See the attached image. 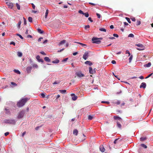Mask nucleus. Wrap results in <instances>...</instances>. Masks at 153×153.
Wrapping results in <instances>:
<instances>
[{
    "mask_svg": "<svg viewBox=\"0 0 153 153\" xmlns=\"http://www.w3.org/2000/svg\"><path fill=\"white\" fill-rule=\"evenodd\" d=\"M27 98H25L19 100L17 104V106L19 107H21L23 106L28 100Z\"/></svg>",
    "mask_w": 153,
    "mask_h": 153,
    "instance_id": "1",
    "label": "nucleus"
},
{
    "mask_svg": "<svg viewBox=\"0 0 153 153\" xmlns=\"http://www.w3.org/2000/svg\"><path fill=\"white\" fill-rule=\"evenodd\" d=\"M99 39H102V38H97L96 37H93L92 39V40L94 43L100 44L101 43V41L99 40Z\"/></svg>",
    "mask_w": 153,
    "mask_h": 153,
    "instance_id": "2",
    "label": "nucleus"
},
{
    "mask_svg": "<svg viewBox=\"0 0 153 153\" xmlns=\"http://www.w3.org/2000/svg\"><path fill=\"white\" fill-rule=\"evenodd\" d=\"M136 46L139 47V48H137V49L139 51L143 50L145 49V47L142 44H138L135 45Z\"/></svg>",
    "mask_w": 153,
    "mask_h": 153,
    "instance_id": "3",
    "label": "nucleus"
},
{
    "mask_svg": "<svg viewBox=\"0 0 153 153\" xmlns=\"http://www.w3.org/2000/svg\"><path fill=\"white\" fill-rule=\"evenodd\" d=\"M24 111H22L19 113L18 115V118H21L22 117L24 116Z\"/></svg>",
    "mask_w": 153,
    "mask_h": 153,
    "instance_id": "4",
    "label": "nucleus"
},
{
    "mask_svg": "<svg viewBox=\"0 0 153 153\" xmlns=\"http://www.w3.org/2000/svg\"><path fill=\"white\" fill-rule=\"evenodd\" d=\"M89 72L90 74H94L95 73L96 71L95 70V69H94V70L92 69L91 67H89Z\"/></svg>",
    "mask_w": 153,
    "mask_h": 153,
    "instance_id": "5",
    "label": "nucleus"
},
{
    "mask_svg": "<svg viewBox=\"0 0 153 153\" xmlns=\"http://www.w3.org/2000/svg\"><path fill=\"white\" fill-rule=\"evenodd\" d=\"M88 56V53L87 52H85L83 56V58L85 60H86Z\"/></svg>",
    "mask_w": 153,
    "mask_h": 153,
    "instance_id": "6",
    "label": "nucleus"
},
{
    "mask_svg": "<svg viewBox=\"0 0 153 153\" xmlns=\"http://www.w3.org/2000/svg\"><path fill=\"white\" fill-rule=\"evenodd\" d=\"M6 4L10 8H12L13 5V3H11L10 2H7Z\"/></svg>",
    "mask_w": 153,
    "mask_h": 153,
    "instance_id": "7",
    "label": "nucleus"
},
{
    "mask_svg": "<svg viewBox=\"0 0 153 153\" xmlns=\"http://www.w3.org/2000/svg\"><path fill=\"white\" fill-rule=\"evenodd\" d=\"M76 75L79 77H82L84 76V75L80 72H76Z\"/></svg>",
    "mask_w": 153,
    "mask_h": 153,
    "instance_id": "8",
    "label": "nucleus"
},
{
    "mask_svg": "<svg viewBox=\"0 0 153 153\" xmlns=\"http://www.w3.org/2000/svg\"><path fill=\"white\" fill-rule=\"evenodd\" d=\"M31 28L28 27L27 28L26 31L25 32V34L26 35L28 34L29 33H30L31 31Z\"/></svg>",
    "mask_w": 153,
    "mask_h": 153,
    "instance_id": "9",
    "label": "nucleus"
},
{
    "mask_svg": "<svg viewBox=\"0 0 153 153\" xmlns=\"http://www.w3.org/2000/svg\"><path fill=\"white\" fill-rule=\"evenodd\" d=\"M71 96L72 97V99L74 101H75L77 99V97L76 96L75 94H71Z\"/></svg>",
    "mask_w": 153,
    "mask_h": 153,
    "instance_id": "10",
    "label": "nucleus"
},
{
    "mask_svg": "<svg viewBox=\"0 0 153 153\" xmlns=\"http://www.w3.org/2000/svg\"><path fill=\"white\" fill-rule=\"evenodd\" d=\"M100 150L102 152H104L105 151V149L102 145L100 146Z\"/></svg>",
    "mask_w": 153,
    "mask_h": 153,
    "instance_id": "11",
    "label": "nucleus"
},
{
    "mask_svg": "<svg viewBox=\"0 0 153 153\" xmlns=\"http://www.w3.org/2000/svg\"><path fill=\"white\" fill-rule=\"evenodd\" d=\"M146 85L145 83V82H142L141 84V85L140 86V88H146Z\"/></svg>",
    "mask_w": 153,
    "mask_h": 153,
    "instance_id": "12",
    "label": "nucleus"
},
{
    "mask_svg": "<svg viewBox=\"0 0 153 153\" xmlns=\"http://www.w3.org/2000/svg\"><path fill=\"white\" fill-rule=\"evenodd\" d=\"M36 59H37V60L39 62H43L44 61L43 60L41 59H40V56L38 55L36 56Z\"/></svg>",
    "mask_w": 153,
    "mask_h": 153,
    "instance_id": "13",
    "label": "nucleus"
},
{
    "mask_svg": "<svg viewBox=\"0 0 153 153\" xmlns=\"http://www.w3.org/2000/svg\"><path fill=\"white\" fill-rule=\"evenodd\" d=\"M32 67L30 66H28L27 68L26 71L28 73H30V72L32 70Z\"/></svg>",
    "mask_w": 153,
    "mask_h": 153,
    "instance_id": "14",
    "label": "nucleus"
},
{
    "mask_svg": "<svg viewBox=\"0 0 153 153\" xmlns=\"http://www.w3.org/2000/svg\"><path fill=\"white\" fill-rule=\"evenodd\" d=\"M74 42L81 45L82 46V47H86V46H87V45H86L85 44L79 42Z\"/></svg>",
    "mask_w": 153,
    "mask_h": 153,
    "instance_id": "15",
    "label": "nucleus"
},
{
    "mask_svg": "<svg viewBox=\"0 0 153 153\" xmlns=\"http://www.w3.org/2000/svg\"><path fill=\"white\" fill-rule=\"evenodd\" d=\"M114 118L115 120H118L121 122L122 121L121 118L119 117H118V116H114Z\"/></svg>",
    "mask_w": 153,
    "mask_h": 153,
    "instance_id": "16",
    "label": "nucleus"
},
{
    "mask_svg": "<svg viewBox=\"0 0 153 153\" xmlns=\"http://www.w3.org/2000/svg\"><path fill=\"white\" fill-rule=\"evenodd\" d=\"M85 63L86 65H88L91 66L92 64V63L90 61H87L85 62Z\"/></svg>",
    "mask_w": 153,
    "mask_h": 153,
    "instance_id": "17",
    "label": "nucleus"
},
{
    "mask_svg": "<svg viewBox=\"0 0 153 153\" xmlns=\"http://www.w3.org/2000/svg\"><path fill=\"white\" fill-rule=\"evenodd\" d=\"M73 134L76 136L77 135L78 133V131L77 129H74L73 132Z\"/></svg>",
    "mask_w": 153,
    "mask_h": 153,
    "instance_id": "18",
    "label": "nucleus"
},
{
    "mask_svg": "<svg viewBox=\"0 0 153 153\" xmlns=\"http://www.w3.org/2000/svg\"><path fill=\"white\" fill-rule=\"evenodd\" d=\"M151 63L150 62H149L147 64L144 65V67H149L151 66Z\"/></svg>",
    "mask_w": 153,
    "mask_h": 153,
    "instance_id": "19",
    "label": "nucleus"
},
{
    "mask_svg": "<svg viewBox=\"0 0 153 153\" xmlns=\"http://www.w3.org/2000/svg\"><path fill=\"white\" fill-rule=\"evenodd\" d=\"M119 140V138L115 139L114 142V143L116 144V143H119L120 142V140Z\"/></svg>",
    "mask_w": 153,
    "mask_h": 153,
    "instance_id": "20",
    "label": "nucleus"
},
{
    "mask_svg": "<svg viewBox=\"0 0 153 153\" xmlns=\"http://www.w3.org/2000/svg\"><path fill=\"white\" fill-rule=\"evenodd\" d=\"M44 59L45 61L48 62H49L51 61L50 59L49 58V57H45L44 58Z\"/></svg>",
    "mask_w": 153,
    "mask_h": 153,
    "instance_id": "21",
    "label": "nucleus"
},
{
    "mask_svg": "<svg viewBox=\"0 0 153 153\" xmlns=\"http://www.w3.org/2000/svg\"><path fill=\"white\" fill-rule=\"evenodd\" d=\"M17 55L19 57H21L22 56V53L20 52H18L17 53Z\"/></svg>",
    "mask_w": 153,
    "mask_h": 153,
    "instance_id": "22",
    "label": "nucleus"
},
{
    "mask_svg": "<svg viewBox=\"0 0 153 153\" xmlns=\"http://www.w3.org/2000/svg\"><path fill=\"white\" fill-rule=\"evenodd\" d=\"M48 12V9L46 10L45 15V18L46 19L47 18V17Z\"/></svg>",
    "mask_w": 153,
    "mask_h": 153,
    "instance_id": "23",
    "label": "nucleus"
},
{
    "mask_svg": "<svg viewBox=\"0 0 153 153\" xmlns=\"http://www.w3.org/2000/svg\"><path fill=\"white\" fill-rule=\"evenodd\" d=\"M65 42H66V41L65 40H62L60 42V43L59 44V45H60L63 44L65 43Z\"/></svg>",
    "mask_w": 153,
    "mask_h": 153,
    "instance_id": "24",
    "label": "nucleus"
},
{
    "mask_svg": "<svg viewBox=\"0 0 153 153\" xmlns=\"http://www.w3.org/2000/svg\"><path fill=\"white\" fill-rule=\"evenodd\" d=\"M94 117V116L93 115H89L88 117V120H92Z\"/></svg>",
    "mask_w": 153,
    "mask_h": 153,
    "instance_id": "25",
    "label": "nucleus"
},
{
    "mask_svg": "<svg viewBox=\"0 0 153 153\" xmlns=\"http://www.w3.org/2000/svg\"><path fill=\"white\" fill-rule=\"evenodd\" d=\"M130 57L129 58V62L130 63L133 57V56L132 55H130Z\"/></svg>",
    "mask_w": 153,
    "mask_h": 153,
    "instance_id": "26",
    "label": "nucleus"
},
{
    "mask_svg": "<svg viewBox=\"0 0 153 153\" xmlns=\"http://www.w3.org/2000/svg\"><path fill=\"white\" fill-rule=\"evenodd\" d=\"M117 126L119 128H121V124L118 121L117 122Z\"/></svg>",
    "mask_w": 153,
    "mask_h": 153,
    "instance_id": "27",
    "label": "nucleus"
},
{
    "mask_svg": "<svg viewBox=\"0 0 153 153\" xmlns=\"http://www.w3.org/2000/svg\"><path fill=\"white\" fill-rule=\"evenodd\" d=\"M37 31L39 33L41 34H42L44 32L41 29L39 28H38L37 29Z\"/></svg>",
    "mask_w": 153,
    "mask_h": 153,
    "instance_id": "28",
    "label": "nucleus"
},
{
    "mask_svg": "<svg viewBox=\"0 0 153 153\" xmlns=\"http://www.w3.org/2000/svg\"><path fill=\"white\" fill-rule=\"evenodd\" d=\"M59 62V60L58 59H56L55 60L52 61V62L53 63H57Z\"/></svg>",
    "mask_w": 153,
    "mask_h": 153,
    "instance_id": "29",
    "label": "nucleus"
},
{
    "mask_svg": "<svg viewBox=\"0 0 153 153\" xmlns=\"http://www.w3.org/2000/svg\"><path fill=\"white\" fill-rule=\"evenodd\" d=\"M59 91L62 94H64L66 92V90H59Z\"/></svg>",
    "mask_w": 153,
    "mask_h": 153,
    "instance_id": "30",
    "label": "nucleus"
},
{
    "mask_svg": "<svg viewBox=\"0 0 153 153\" xmlns=\"http://www.w3.org/2000/svg\"><path fill=\"white\" fill-rule=\"evenodd\" d=\"M14 71L15 72V73H16L18 74H21V73L20 72V71H19L18 70H16V69H14Z\"/></svg>",
    "mask_w": 153,
    "mask_h": 153,
    "instance_id": "31",
    "label": "nucleus"
},
{
    "mask_svg": "<svg viewBox=\"0 0 153 153\" xmlns=\"http://www.w3.org/2000/svg\"><path fill=\"white\" fill-rule=\"evenodd\" d=\"M136 23V25L137 26H138L141 24V22L140 20H137Z\"/></svg>",
    "mask_w": 153,
    "mask_h": 153,
    "instance_id": "32",
    "label": "nucleus"
},
{
    "mask_svg": "<svg viewBox=\"0 0 153 153\" xmlns=\"http://www.w3.org/2000/svg\"><path fill=\"white\" fill-rule=\"evenodd\" d=\"M140 146H142V147H143L145 149H146V148H147V146L146 145H145L144 144H140Z\"/></svg>",
    "mask_w": 153,
    "mask_h": 153,
    "instance_id": "33",
    "label": "nucleus"
},
{
    "mask_svg": "<svg viewBox=\"0 0 153 153\" xmlns=\"http://www.w3.org/2000/svg\"><path fill=\"white\" fill-rule=\"evenodd\" d=\"M86 17H88L89 16V14L88 12L84 13L83 14Z\"/></svg>",
    "mask_w": 153,
    "mask_h": 153,
    "instance_id": "34",
    "label": "nucleus"
},
{
    "mask_svg": "<svg viewBox=\"0 0 153 153\" xmlns=\"http://www.w3.org/2000/svg\"><path fill=\"white\" fill-rule=\"evenodd\" d=\"M125 19H126L127 20L128 22L129 23H131V21L130 20V19L129 18L126 17L125 18Z\"/></svg>",
    "mask_w": 153,
    "mask_h": 153,
    "instance_id": "35",
    "label": "nucleus"
},
{
    "mask_svg": "<svg viewBox=\"0 0 153 153\" xmlns=\"http://www.w3.org/2000/svg\"><path fill=\"white\" fill-rule=\"evenodd\" d=\"M16 6L18 9L19 10H20V5L19 4H18V3H16Z\"/></svg>",
    "mask_w": 153,
    "mask_h": 153,
    "instance_id": "36",
    "label": "nucleus"
},
{
    "mask_svg": "<svg viewBox=\"0 0 153 153\" xmlns=\"http://www.w3.org/2000/svg\"><path fill=\"white\" fill-rule=\"evenodd\" d=\"M99 30L101 31L106 32V30L105 29L103 28H101L99 29Z\"/></svg>",
    "mask_w": 153,
    "mask_h": 153,
    "instance_id": "37",
    "label": "nucleus"
},
{
    "mask_svg": "<svg viewBox=\"0 0 153 153\" xmlns=\"http://www.w3.org/2000/svg\"><path fill=\"white\" fill-rule=\"evenodd\" d=\"M32 18L31 17H29L28 18V20L30 22H32Z\"/></svg>",
    "mask_w": 153,
    "mask_h": 153,
    "instance_id": "38",
    "label": "nucleus"
},
{
    "mask_svg": "<svg viewBox=\"0 0 153 153\" xmlns=\"http://www.w3.org/2000/svg\"><path fill=\"white\" fill-rule=\"evenodd\" d=\"M146 138L145 137H141L140 138V140L141 141H143L146 139Z\"/></svg>",
    "mask_w": 153,
    "mask_h": 153,
    "instance_id": "39",
    "label": "nucleus"
},
{
    "mask_svg": "<svg viewBox=\"0 0 153 153\" xmlns=\"http://www.w3.org/2000/svg\"><path fill=\"white\" fill-rule=\"evenodd\" d=\"M101 103H106L107 104H109L110 103L108 101H102L101 102Z\"/></svg>",
    "mask_w": 153,
    "mask_h": 153,
    "instance_id": "40",
    "label": "nucleus"
},
{
    "mask_svg": "<svg viewBox=\"0 0 153 153\" xmlns=\"http://www.w3.org/2000/svg\"><path fill=\"white\" fill-rule=\"evenodd\" d=\"M114 104H116L117 105H119L120 103V102L119 101H118L117 102H114Z\"/></svg>",
    "mask_w": 153,
    "mask_h": 153,
    "instance_id": "41",
    "label": "nucleus"
},
{
    "mask_svg": "<svg viewBox=\"0 0 153 153\" xmlns=\"http://www.w3.org/2000/svg\"><path fill=\"white\" fill-rule=\"evenodd\" d=\"M134 37V35L132 33L130 34L128 36V37Z\"/></svg>",
    "mask_w": 153,
    "mask_h": 153,
    "instance_id": "42",
    "label": "nucleus"
},
{
    "mask_svg": "<svg viewBox=\"0 0 153 153\" xmlns=\"http://www.w3.org/2000/svg\"><path fill=\"white\" fill-rule=\"evenodd\" d=\"M126 54H128V56H129L131 55L130 53L129 52V51L128 50H126Z\"/></svg>",
    "mask_w": 153,
    "mask_h": 153,
    "instance_id": "43",
    "label": "nucleus"
},
{
    "mask_svg": "<svg viewBox=\"0 0 153 153\" xmlns=\"http://www.w3.org/2000/svg\"><path fill=\"white\" fill-rule=\"evenodd\" d=\"M40 95L41 96L42 98H44L45 97V95L44 93H42L40 94Z\"/></svg>",
    "mask_w": 153,
    "mask_h": 153,
    "instance_id": "44",
    "label": "nucleus"
},
{
    "mask_svg": "<svg viewBox=\"0 0 153 153\" xmlns=\"http://www.w3.org/2000/svg\"><path fill=\"white\" fill-rule=\"evenodd\" d=\"M16 35L18 36H19L20 38L21 39H23V38L22 37V36L21 35H20V34H18V33H17V34Z\"/></svg>",
    "mask_w": 153,
    "mask_h": 153,
    "instance_id": "45",
    "label": "nucleus"
},
{
    "mask_svg": "<svg viewBox=\"0 0 153 153\" xmlns=\"http://www.w3.org/2000/svg\"><path fill=\"white\" fill-rule=\"evenodd\" d=\"M5 110L6 111V113L7 114H9L10 113V111H9V109H8L7 108H5Z\"/></svg>",
    "mask_w": 153,
    "mask_h": 153,
    "instance_id": "46",
    "label": "nucleus"
},
{
    "mask_svg": "<svg viewBox=\"0 0 153 153\" xmlns=\"http://www.w3.org/2000/svg\"><path fill=\"white\" fill-rule=\"evenodd\" d=\"M68 58H67L65 59H63L62 60V62H66L68 59Z\"/></svg>",
    "mask_w": 153,
    "mask_h": 153,
    "instance_id": "47",
    "label": "nucleus"
},
{
    "mask_svg": "<svg viewBox=\"0 0 153 153\" xmlns=\"http://www.w3.org/2000/svg\"><path fill=\"white\" fill-rule=\"evenodd\" d=\"M153 74V73H151L150 74H149L147 76L146 78V79H147V78H148L150 76H151Z\"/></svg>",
    "mask_w": 153,
    "mask_h": 153,
    "instance_id": "48",
    "label": "nucleus"
},
{
    "mask_svg": "<svg viewBox=\"0 0 153 153\" xmlns=\"http://www.w3.org/2000/svg\"><path fill=\"white\" fill-rule=\"evenodd\" d=\"M96 15H97L98 18L100 19V18L101 16L98 13H97Z\"/></svg>",
    "mask_w": 153,
    "mask_h": 153,
    "instance_id": "49",
    "label": "nucleus"
},
{
    "mask_svg": "<svg viewBox=\"0 0 153 153\" xmlns=\"http://www.w3.org/2000/svg\"><path fill=\"white\" fill-rule=\"evenodd\" d=\"M79 13L80 14H81L83 15L84 13L81 10H79L78 11Z\"/></svg>",
    "mask_w": 153,
    "mask_h": 153,
    "instance_id": "50",
    "label": "nucleus"
},
{
    "mask_svg": "<svg viewBox=\"0 0 153 153\" xmlns=\"http://www.w3.org/2000/svg\"><path fill=\"white\" fill-rule=\"evenodd\" d=\"M23 19L24 20V24L25 25H26V19L24 18L23 17Z\"/></svg>",
    "mask_w": 153,
    "mask_h": 153,
    "instance_id": "51",
    "label": "nucleus"
},
{
    "mask_svg": "<svg viewBox=\"0 0 153 153\" xmlns=\"http://www.w3.org/2000/svg\"><path fill=\"white\" fill-rule=\"evenodd\" d=\"M11 85H15L16 86H17V85L15 82H11Z\"/></svg>",
    "mask_w": 153,
    "mask_h": 153,
    "instance_id": "52",
    "label": "nucleus"
},
{
    "mask_svg": "<svg viewBox=\"0 0 153 153\" xmlns=\"http://www.w3.org/2000/svg\"><path fill=\"white\" fill-rule=\"evenodd\" d=\"M114 37L118 38L119 37L118 35L117 34H114L113 35Z\"/></svg>",
    "mask_w": 153,
    "mask_h": 153,
    "instance_id": "53",
    "label": "nucleus"
},
{
    "mask_svg": "<svg viewBox=\"0 0 153 153\" xmlns=\"http://www.w3.org/2000/svg\"><path fill=\"white\" fill-rule=\"evenodd\" d=\"M90 28V26L89 25H87L85 26V29H87V28Z\"/></svg>",
    "mask_w": 153,
    "mask_h": 153,
    "instance_id": "54",
    "label": "nucleus"
},
{
    "mask_svg": "<svg viewBox=\"0 0 153 153\" xmlns=\"http://www.w3.org/2000/svg\"><path fill=\"white\" fill-rule=\"evenodd\" d=\"M21 24V22L20 21L18 23V27H19V28H20V27Z\"/></svg>",
    "mask_w": 153,
    "mask_h": 153,
    "instance_id": "55",
    "label": "nucleus"
},
{
    "mask_svg": "<svg viewBox=\"0 0 153 153\" xmlns=\"http://www.w3.org/2000/svg\"><path fill=\"white\" fill-rule=\"evenodd\" d=\"M27 38H32V36L31 35H29L27 36Z\"/></svg>",
    "mask_w": 153,
    "mask_h": 153,
    "instance_id": "56",
    "label": "nucleus"
},
{
    "mask_svg": "<svg viewBox=\"0 0 153 153\" xmlns=\"http://www.w3.org/2000/svg\"><path fill=\"white\" fill-rule=\"evenodd\" d=\"M111 63L113 64H115L116 63V62L114 60H113L111 61Z\"/></svg>",
    "mask_w": 153,
    "mask_h": 153,
    "instance_id": "57",
    "label": "nucleus"
},
{
    "mask_svg": "<svg viewBox=\"0 0 153 153\" xmlns=\"http://www.w3.org/2000/svg\"><path fill=\"white\" fill-rule=\"evenodd\" d=\"M31 4L32 5V7L33 9H35V6L34 4L33 3H32Z\"/></svg>",
    "mask_w": 153,
    "mask_h": 153,
    "instance_id": "58",
    "label": "nucleus"
},
{
    "mask_svg": "<svg viewBox=\"0 0 153 153\" xmlns=\"http://www.w3.org/2000/svg\"><path fill=\"white\" fill-rule=\"evenodd\" d=\"M43 38L42 37H40L38 40V41L39 42L41 41V39H42Z\"/></svg>",
    "mask_w": 153,
    "mask_h": 153,
    "instance_id": "59",
    "label": "nucleus"
},
{
    "mask_svg": "<svg viewBox=\"0 0 153 153\" xmlns=\"http://www.w3.org/2000/svg\"><path fill=\"white\" fill-rule=\"evenodd\" d=\"M33 67L37 68L38 67V65L36 64H34L33 65Z\"/></svg>",
    "mask_w": 153,
    "mask_h": 153,
    "instance_id": "60",
    "label": "nucleus"
},
{
    "mask_svg": "<svg viewBox=\"0 0 153 153\" xmlns=\"http://www.w3.org/2000/svg\"><path fill=\"white\" fill-rule=\"evenodd\" d=\"M88 20L91 22H93V21L92 20L91 18V17H89L88 18Z\"/></svg>",
    "mask_w": 153,
    "mask_h": 153,
    "instance_id": "61",
    "label": "nucleus"
},
{
    "mask_svg": "<svg viewBox=\"0 0 153 153\" xmlns=\"http://www.w3.org/2000/svg\"><path fill=\"white\" fill-rule=\"evenodd\" d=\"M131 20L133 22H135L136 21V19L135 18H131Z\"/></svg>",
    "mask_w": 153,
    "mask_h": 153,
    "instance_id": "62",
    "label": "nucleus"
},
{
    "mask_svg": "<svg viewBox=\"0 0 153 153\" xmlns=\"http://www.w3.org/2000/svg\"><path fill=\"white\" fill-rule=\"evenodd\" d=\"M10 45L13 44V45H15V43L14 42H11L10 43Z\"/></svg>",
    "mask_w": 153,
    "mask_h": 153,
    "instance_id": "63",
    "label": "nucleus"
},
{
    "mask_svg": "<svg viewBox=\"0 0 153 153\" xmlns=\"http://www.w3.org/2000/svg\"><path fill=\"white\" fill-rule=\"evenodd\" d=\"M26 132L25 131L24 132H23L22 134V137H24V135L26 134Z\"/></svg>",
    "mask_w": 153,
    "mask_h": 153,
    "instance_id": "64",
    "label": "nucleus"
}]
</instances>
